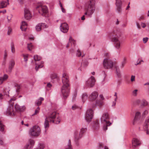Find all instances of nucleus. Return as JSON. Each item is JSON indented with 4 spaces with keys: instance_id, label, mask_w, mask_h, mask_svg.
Returning <instances> with one entry per match:
<instances>
[{
    "instance_id": "63",
    "label": "nucleus",
    "mask_w": 149,
    "mask_h": 149,
    "mask_svg": "<svg viewBox=\"0 0 149 149\" xmlns=\"http://www.w3.org/2000/svg\"><path fill=\"white\" fill-rule=\"evenodd\" d=\"M100 98L102 100L104 99V97H103V96L102 95H100Z\"/></svg>"
},
{
    "instance_id": "56",
    "label": "nucleus",
    "mask_w": 149,
    "mask_h": 149,
    "mask_svg": "<svg viewBox=\"0 0 149 149\" xmlns=\"http://www.w3.org/2000/svg\"><path fill=\"white\" fill-rule=\"evenodd\" d=\"M12 31V30L10 28H9L8 31V34L10 35Z\"/></svg>"
},
{
    "instance_id": "52",
    "label": "nucleus",
    "mask_w": 149,
    "mask_h": 149,
    "mask_svg": "<svg viewBox=\"0 0 149 149\" xmlns=\"http://www.w3.org/2000/svg\"><path fill=\"white\" fill-rule=\"evenodd\" d=\"M135 77L134 76L132 75L131 76V81H135Z\"/></svg>"
},
{
    "instance_id": "44",
    "label": "nucleus",
    "mask_w": 149,
    "mask_h": 149,
    "mask_svg": "<svg viewBox=\"0 0 149 149\" xmlns=\"http://www.w3.org/2000/svg\"><path fill=\"white\" fill-rule=\"evenodd\" d=\"M40 110V108L39 107H38L37 109L35 110L34 113H33L32 116L37 114L39 112Z\"/></svg>"
},
{
    "instance_id": "32",
    "label": "nucleus",
    "mask_w": 149,
    "mask_h": 149,
    "mask_svg": "<svg viewBox=\"0 0 149 149\" xmlns=\"http://www.w3.org/2000/svg\"><path fill=\"white\" fill-rule=\"evenodd\" d=\"M96 104L99 107L102 106L103 105V102L102 100H97L96 101Z\"/></svg>"
},
{
    "instance_id": "5",
    "label": "nucleus",
    "mask_w": 149,
    "mask_h": 149,
    "mask_svg": "<svg viewBox=\"0 0 149 149\" xmlns=\"http://www.w3.org/2000/svg\"><path fill=\"white\" fill-rule=\"evenodd\" d=\"M16 100L15 97H13L9 101V105L6 111V115L10 116H15V112H14V109L13 107V103L12 102Z\"/></svg>"
},
{
    "instance_id": "50",
    "label": "nucleus",
    "mask_w": 149,
    "mask_h": 149,
    "mask_svg": "<svg viewBox=\"0 0 149 149\" xmlns=\"http://www.w3.org/2000/svg\"><path fill=\"white\" fill-rule=\"evenodd\" d=\"M77 93L76 92H75L73 95V97H72V101H74L75 99L76 98V96H77Z\"/></svg>"
},
{
    "instance_id": "15",
    "label": "nucleus",
    "mask_w": 149,
    "mask_h": 149,
    "mask_svg": "<svg viewBox=\"0 0 149 149\" xmlns=\"http://www.w3.org/2000/svg\"><path fill=\"white\" fill-rule=\"evenodd\" d=\"M48 27L47 25L45 23H41L38 24L36 26V31H39L42 29L46 28Z\"/></svg>"
},
{
    "instance_id": "2",
    "label": "nucleus",
    "mask_w": 149,
    "mask_h": 149,
    "mask_svg": "<svg viewBox=\"0 0 149 149\" xmlns=\"http://www.w3.org/2000/svg\"><path fill=\"white\" fill-rule=\"evenodd\" d=\"M122 34L120 30L116 29L110 33L109 35L111 41L114 42V46L118 49L120 47V42L119 39Z\"/></svg>"
},
{
    "instance_id": "10",
    "label": "nucleus",
    "mask_w": 149,
    "mask_h": 149,
    "mask_svg": "<svg viewBox=\"0 0 149 149\" xmlns=\"http://www.w3.org/2000/svg\"><path fill=\"white\" fill-rule=\"evenodd\" d=\"M115 1L116 11L118 13H120L122 11V2L121 0H115Z\"/></svg>"
},
{
    "instance_id": "14",
    "label": "nucleus",
    "mask_w": 149,
    "mask_h": 149,
    "mask_svg": "<svg viewBox=\"0 0 149 149\" xmlns=\"http://www.w3.org/2000/svg\"><path fill=\"white\" fill-rule=\"evenodd\" d=\"M60 29L61 31L63 33L67 32L69 29L68 24L66 23L61 24L60 26Z\"/></svg>"
},
{
    "instance_id": "55",
    "label": "nucleus",
    "mask_w": 149,
    "mask_h": 149,
    "mask_svg": "<svg viewBox=\"0 0 149 149\" xmlns=\"http://www.w3.org/2000/svg\"><path fill=\"white\" fill-rule=\"evenodd\" d=\"M78 140H76V138L75 137V144H76V145L77 146H79V142L78 141Z\"/></svg>"
},
{
    "instance_id": "20",
    "label": "nucleus",
    "mask_w": 149,
    "mask_h": 149,
    "mask_svg": "<svg viewBox=\"0 0 149 149\" xmlns=\"http://www.w3.org/2000/svg\"><path fill=\"white\" fill-rule=\"evenodd\" d=\"M15 109L17 111L22 112L25 110L26 107L24 106H20L17 104H16L15 106Z\"/></svg>"
},
{
    "instance_id": "38",
    "label": "nucleus",
    "mask_w": 149,
    "mask_h": 149,
    "mask_svg": "<svg viewBox=\"0 0 149 149\" xmlns=\"http://www.w3.org/2000/svg\"><path fill=\"white\" fill-rule=\"evenodd\" d=\"M44 62L43 61L41 62V64L40 65H38L37 66L36 65V66L35 67V69L36 71H37L39 68H41L43 67V65H42V64Z\"/></svg>"
},
{
    "instance_id": "11",
    "label": "nucleus",
    "mask_w": 149,
    "mask_h": 149,
    "mask_svg": "<svg viewBox=\"0 0 149 149\" xmlns=\"http://www.w3.org/2000/svg\"><path fill=\"white\" fill-rule=\"evenodd\" d=\"M93 117V111L90 109L88 110L86 113L85 119L88 122H90L92 119Z\"/></svg>"
},
{
    "instance_id": "53",
    "label": "nucleus",
    "mask_w": 149,
    "mask_h": 149,
    "mask_svg": "<svg viewBox=\"0 0 149 149\" xmlns=\"http://www.w3.org/2000/svg\"><path fill=\"white\" fill-rule=\"evenodd\" d=\"M125 63V59L124 58V59L122 63V64H121V68H123V67Z\"/></svg>"
},
{
    "instance_id": "39",
    "label": "nucleus",
    "mask_w": 149,
    "mask_h": 149,
    "mask_svg": "<svg viewBox=\"0 0 149 149\" xmlns=\"http://www.w3.org/2000/svg\"><path fill=\"white\" fill-rule=\"evenodd\" d=\"M29 144L31 145L30 148H32L33 146L34 145V141L32 139H30L29 140Z\"/></svg>"
},
{
    "instance_id": "4",
    "label": "nucleus",
    "mask_w": 149,
    "mask_h": 149,
    "mask_svg": "<svg viewBox=\"0 0 149 149\" xmlns=\"http://www.w3.org/2000/svg\"><path fill=\"white\" fill-rule=\"evenodd\" d=\"M56 113V112H53L48 114V116L45 119L44 123V127L46 129L49 127V122L54 123L55 119Z\"/></svg>"
},
{
    "instance_id": "27",
    "label": "nucleus",
    "mask_w": 149,
    "mask_h": 149,
    "mask_svg": "<svg viewBox=\"0 0 149 149\" xmlns=\"http://www.w3.org/2000/svg\"><path fill=\"white\" fill-rule=\"evenodd\" d=\"M44 100V98L42 97H40L38 100L36 101L35 104L37 106H39L41 105L42 103V101Z\"/></svg>"
},
{
    "instance_id": "29",
    "label": "nucleus",
    "mask_w": 149,
    "mask_h": 149,
    "mask_svg": "<svg viewBox=\"0 0 149 149\" xmlns=\"http://www.w3.org/2000/svg\"><path fill=\"white\" fill-rule=\"evenodd\" d=\"M148 104L147 101L143 99L141 102V106L142 107H143L147 106Z\"/></svg>"
},
{
    "instance_id": "37",
    "label": "nucleus",
    "mask_w": 149,
    "mask_h": 149,
    "mask_svg": "<svg viewBox=\"0 0 149 149\" xmlns=\"http://www.w3.org/2000/svg\"><path fill=\"white\" fill-rule=\"evenodd\" d=\"M11 50L12 53H14L15 52V49L14 47V43L13 42L11 44Z\"/></svg>"
},
{
    "instance_id": "59",
    "label": "nucleus",
    "mask_w": 149,
    "mask_h": 149,
    "mask_svg": "<svg viewBox=\"0 0 149 149\" xmlns=\"http://www.w3.org/2000/svg\"><path fill=\"white\" fill-rule=\"evenodd\" d=\"M145 131H146V134L147 135H149V131L148 130V128L147 129H144Z\"/></svg>"
},
{
    "instance_id": "49",
    "label": "nucleus",
    "mask_w": 149,
    "mask_h": 149,
    "mask_svg": "<svg viewBox=\"0 0 149 149\" xmlns=\"http://www.w3.org/2000/svg\"><path fill=\"white\" fill-rule=\"evenodd\" d=\"M141 62H144L143 60H138L137 61L136 64L135 65H140L141 64Z\"/></svg>"
},
{
    "instance_id": "19",
    "label": "nucleus",
    "mask_w": 149,
    "mask_h": 149,
    "mask_svg": "<svg viewBox=\"0 0 149 149\" xmlns=\"http://www.w3.org/2000/svg\"><path fill=\"white\" fill-rule=\"evenodd\" d=\"M24 16L25 19L27 20L30 19L31 17L30 11L27 8L24 9Z\"/></svg>"
},
{
    "instance_id": "17",
    "label": "nucleus",
    "mask_w": 149,
    "mask_h": 149,
    "mask_svg": "<svg viewBox=\"0 0 149 149\" xmlns=\"http://www.w3.org/2000/svg\"><path fill=\"white\" fill-rule=\"evenodd\" d=\"M98 95V93L95 91L93 92L89 97V98L91 101H93L95 100L97 98Z\"/></svg>"
},
{
    "instance_id": "24",
    "label": "nucleus",
    "mask_w": 149,
    "mask_h": 149,
    "mask_svg": "<svg viewBox=\"0 0 149 149\" xmlns=\"http://www.w3.org/2000/svg\"><path fill=\"white\" fill-rule=\"evenodd\" d=\"M27 24L25 21H23L22 22V23L20 26V29L22 31H25L26 29V27L25 26H27Z\"/></svg>"
},
{
    "instance_id": "28",
    "label": "nucleus",
    "mask_w": 149,
    "mask_h": 149,
    "mask_svg": "<svg viewBox=\"0 0 149 149\" xmlns=\"http://www.w3.org/2000/svg\"><path fill=\"white\" fill-rule=\"evenodd\" d=\"M15 88L16 92L18 94L21 88V86L20 85L16 84H15Z\"/></svg>"
},
{
    "instance_id": "13",
    "label": "nucleus",
    "mask_w": 149,
    "mask_h": 149,
    "mask_svg": "<svg viewBox=\"0 0 149 149\" xmlns=\"http://www.w3.org/2000/svg\"><path fill=\"white\" fill-rule=\"evenodd\" d=\"M86 128H82L79 134L78 133L75 132L74 136L75 137L76 139L79 140L82 137L83 134L86 131Z\"/></svg>"
},
{
    "instance_id": "33",
    "label": "nucleus",
    "mask_w": 149,
    "mask_h": 149,
    "mask_svg": "<svg viewBox=\"0 0 149 149\" xmlns=\"http://www.w3.org/2000/svg\"><path fill=\"white\" fill-rule=\"evenodd\" d=\"M88 95L86 93H84L82 95V100L83 102H84L87 98Z\"/></svg>"
},
{
    "instance_id": "41",
    "label": "nucleus",
    "mask_w": 149,
    "mask_h": 149,
    "mask_svg": "<svg viewBox=\"0 0 149 149\" xmlns=\"http://www.w3.org/2000/svg\"><path fill=\"white\" fill-rule=\"evenodd\" d=\"M68 147L66 148L65 149H71L72 148V147L71 145V142L70 139L68 141Z\"/></svg>"
},
{
    "instance_id": "25",
    "label": "nucleus",
    "mask_w": 149,
    "mask_h": 149,
    "mask_svg": "<svg viewBox=\"0 0 149 149\" xmlns=\"http://www.w3.org/2000/svg\"><path fill=\"white\" fill-rule=\"evenodd\" d=\"M114 68L116 70L117 75L118 77L120 78L121 77V74L119 68L117 65H114Z\"/></svg>"
},
{
    "instance_id": "47",
    "label": "nucleus",
    "mask_w": 149,
    "mask_h": 149,
    "mask_svg": "<svg viewBox=\"0 0 149 149\" xmlns=\"http://www.w3.org/2000/svg\"><path fill=\"white\" fill-rule=\"evenodd\" d=\"M50 77L52 79H54L57 77V75L56 74H52L50 76Z\"/></svg>"
},
{
    "instance_id": "42",
    "label": "nucleus",
    "mask_w": 149,
    "mask_h": 149,
    "mask_svg": "<svg viewBox=\"0 0 149 149\" xmlns=\"http://www.w3.org/2000/svg\"><path fill=\"white\" fill-rule=\"evenodd\" d=\"M44 147V146L43 144L40 143L39 144L38 147L34 149H43Z\"/></svg>"
},
{
    "instance_id": "60",
    "label": "nucleus",
    "mask_w": 149,
    "mask_h": 149,
    "mask_svg": "<svg viewBox=\"0 0 149 149\" xmlns=\"http://www.w3.org/2000/svg\"><path fill=\"white\" fill-rule=\"evenodd\" d=\"M130 3L129 2L128 6H127V7H126V10H128L129 9V8H130Z\"/></svg>"
},
{
    "instance_id": "34",
    "label": "nucleus",
    "mask_w": 149,
    "mask_h": 149,
    "mask_svg": "<svg viewBox=\"0 0 149 149\" xmlns=\"http://www.w3.org/2000/svg\"><path fill=\"white\" fill-rule=\"evenodd\" d=\"M93 126L95 128V129L98 128L99 127V121L98 120H96L94 122Z\"/></svg>"
},
{
    "instance_id": "30",
    "label": "nucleus",
    "mask_w": 149,
    "mask_h": 149,
    "mask_svg": "<svg viewBox=\"0 0 149 149\" xmlns=\"http://www.w3.org/2000/svg\"><path fill=\"white\" fill-rule=\"evenodd\" d=\"M69 42L71 43L72 46L73 45L74 46L75 45V42L71 37H70L69 39Z\"/></svg>"
},
{
    "instance_id": "1",
    "label": "nucleus",
    "mask_w": 149,
    "mask_h": 149,
    "mask_svg": "<svg viewBox=\"0 0 149 149\" xmlns=\"http://www.w3.org/2000/svg\"><path fill=\"white\" fill-rule=\"evenodd\" d=\"M69 79L68 74L64 73L63 74L62 77V81L63 85L61 88V92L63 97L64 99H65L69 96Z\"/></svg>"
},
{
    "instance_id": "23",
    "label": "nucleus",
    "mask_w": 149,
    "mask_h": 149,
    "mask_svg": "<svg viewBox=\"0 0 149 149\" xmlns=\"http://www.w3.org/2000/svg\"><path fill=\"white\" fill-rule=\"evenodd\" d=\"M8 3H7L6 1H2L0 2V8H3L6 7L7 4H9L8 2L9 0H7Z\"/></svg>"
},
{
    "instance_id": "9",
    "label": "nucleus",
    "mask_w": 149,
    "mask_h": 149,
    "mask_svg": "<svg viewBox=\"0 0 149 149\" xmlns=\"http://www.w3.org/2000/svg\"><path fill=\"white\" fill-rule=\"evenodd\" d=\"M109 115L108 112H104L102 114L100 118L101 122L102 123H109L110 122L109 121Z\"/></svg>"
},
{
    "instance_id": "18",
    "label": "nucleus",
    "mask_w": 149,
    "mask_h": 149,
    "mask_svg": "<svg viewBox=\"0 0 149 149\" xmlns=\"http://www.w3.org/2000/svg\"><path fill=\"white\" fill-rule=\"evenodd\" d=\"M141 117V113L139 111L136 112L134 118L133 122V125H135L139 120Z\"/></svg>"
},
{
    "instance_id": "35",
    "label": "nucleus",
    "mask_w": 149,
    "mask_h": 149,
    "mask_svg": "<svg viewBox=\"0 0 149 149\" xmlns=\"http://www.w3.org/2000/svg\"><path fill=\"white\" fill-rule=\"evenodd\" d=\"M104 124V125L103 126V129L104 130L106 131L107 129V126H109L110 125L111 123L110 122L109 123H107V124L106 123H103Z\"/></svg>"
},
{
    "instance_id": "6",
    "label": "nucleus",
    "mask_w": 149,
    "mask_h": 149,
    "mask_svg": "<svg viewBox=\"0 0 149 149\" xmlns=\"http://www.w3.org/2000/svg\"><path fill=\"white\" fill-rule=\"evenodd\" d=\"M103 66L105 69H111L113 67H114V65H117L116 62H113L109 58H106L104 59L103 61Z\"/></svg>"
},
{
    "instance_id": "45",
    "label": "nucleus",
    "mask_w": 149,
    "mask_h": 149,
    "mask_svg": "<svg viewBox=\"0 0 149 149\" xmlns=\"http://www.w3.org/2000/svg\"><path fill=\"white\" fill-rule=\"evenodd\" d=\"M76 54L77 56L78 57H79L81 55V53L79 49L77 50Z\"/></svg>"
},
{
    "instance_id": "7",
    "label": "nucleus",
    "mask_w": 149,
    "mask_h": 149,
    "mask_svg": "<svg viewBox=\"0 0 149 149\" xmlns=\"http://www.w3.org/2000/svg\"><path fill=\"white\" fill-rule=\"evenodd\" d=\"M40 127L38 125H35L30 129L29 134L31 136H37L40 134Z\"/></svg>"
},
{
    "instance_id": "36",
    "label": "nucleus",
    "mask_w": 149,
    "mask_h": 149,
    "mask_svg": "<svg viewBox=\"0 0 149 149\" xmlns=\"http://www.w3.org/2000/svg\"><path fill=\"white\" fill-rule=\"evenodd\" d=\"M4 125L3 124L2 122L0 121V131L1 132H3L4 128Z\"/></svg>"
},
{
    "instance_id": "54",
    "label": "nucleus",
    "mask_w": 149,
    "mask_h": 149,
    "mask_svg": "<svg viewBox=\"0 0 149 149\" xmlns=\"http://www.w3.org/2000/svg\"><path fill=\"white\" fill-rule=\"evenodd\" d=\"M78 108V107L76 105H74L72 107V109L73 110H75Z\"/></svg>"
},
{
    "instance_id": "21",
    "label": "nucleus",
    "mask_w": 149,
    "mask_h": 149,
    "mask_svg": "<svg viewBox=\"0 0 149 149\" xmlns=\"http://www.w3.org/2000/svg\"><path fill=\"white\" fill-rule=\"evenodd\" d=\"M15 64V63L14 61L11 60L9 62V67L8 72L9 73L11 72Z\"/></svg>"
},
{
    "instance_id": "58",
    "label": "nucleus",
    "mask_w": 149,
    "mask_h": 149,
    "mask_svg": "<svg viewBox=\"0 0 149 149\" xmlns=\"http://www.w3.org/2000/svg\"><path fill=\"white\" fill-rule=\"evenodd\" d=\"M114 96L116 97V98L114 100L115 101H116L117 100V99L118 97L117 96V93H115V94L114 95Z\"/></svg>"
},
{
    "instance_id": "16",
    "label": "nucleus",
    "mask_w": 149,
    "mask_h": 149,
    "mask_svg": "<svg viewBox=\"0 0 149 149\" xmlns=\"http://www.w3.org/2000/svg\"><path fill=\"white\" fill-rule=\"evenodd\" d=\"M141 143L140 140L136 138H134L132 140V144L133 148L140 145Z\"/></svg>"
},
{
    "instance_id": "8",
    "label": "nucleus",
    "mask_w": 149,
    "mask_h": 149,
    "mask_svg": "<svg viewBox=\"0 0 149 149\" xmlns=\"http://www.w3.org/2000/svg\"><path fill=\"white\" fill-rule=\"evenodd\" d=\"M37 9H38V11L39 13L43 16L46 17V14L48 13V9L47 7L45 6H40L36 7Z\"/></svg>"
},
{
    "instance_id": "40",
    "label": "nucleus",
    "mask_w": 149,
    "mask_h": 149,
    "mask_svg": "<svg viewBox=\"0 0 149 149\" xmlns=\"http://www.w3.org/2000/svg\"><path fill=\"white\" fill-rule=\"evenodd\" d=\"M148 113V111L147 110L144 111L142 114V116L143 118H144L147 115Z\"/></svg>"
},
{
    "instance_id": "26",
    "label": "nucleus",
    "mask_w": 149,
    "mask_h": 149,
    "mask_svg": "<svg viewBox=\"0 0 149 149\" xmlns=\"http://www.w3.org/2000/svg\"><path fill=\"white\" fill-rule=\"evenodd\" d=\"M149 125V117H148L145 120V125L143 126L144 129H147Z\"/></svg>"
},
{
    "instance_id": "22",
    "label": "nucleus",
    "mask_w": 149,
    "mask_h": 149,
    "mask_svg": "<svg viewBox=\"0 0 149 149\" xmlns=\"http://www.w3.org/2000/svg\"><path fill=\"white\" fill-rule=\"evenodd\" d=\"M8 76L6 74H4L2 77H0V84H1L3 82L6 81L8 78Z\"/></svg>"
},
{
    "instance_id": "3",
    "label": "nucleus",
    "mask_w": 149,
    "mask_h": 149,
    "mask_svg": "<svg viewBox=\"0 0 149 149\" xmlns=\"http://www.w3.org/2000/svg\"><path fill=\"white\" fill-rule=\"evenodd\" d=\"M95 1L93 0H90L88 2L87 5L85 7V15L90 17H91L95 10Z\"/></svg>"
},
{
    "instance_id": "61",
    "label": "nucleus",
    "mask_w": 149,
    "mask_h": 149,
    "mask_svg": "<svg viewBox=\"0 0 149 149\" xmlns=\"http://www.w3.org/2000/svg\"><path fill=\"white\" fill-rule=\"evenodd\" d=\"M99 148H100L103 146V144L102 143H99Z\"/></svg>"
},
{
    "instance_id": "46",
    "label": "nucleus",
    "mask_w": 149,
    "mask_h": 149,
    "mask_svg": "<svg viewBox=\"0 0 149 149\" xmlns=\"http://www.w3.org/2000/svg\"><path fill=\"white\" fill-rule=\"evenodd\" d=\"M137 89H135L132 92V95L134 96H136L137 95Z\"/></svg>"
},
{
    "instance_id": "62",
    "label": "nucleus",
    "mask_w": 149,
    "mask_h": 149,
    "mask_svg": "<svg viewBox=\"0 0 149 149\" xmlns=\"http://www.w3.org/2000/svg\"><path fill=\"white\" fill-rule=\"evenodd\" d=\"M141 26L143 28H144L146 26V25L145 23H142L141 24Z\"/></svg>"
},
{
    "instance_id": "31",
    "label": "nucleus",
    "mask_w": 149,
    "mask_h": 149,
    "mask_svg": "<svg viewBox=\"0 0 149 149\" xmlns=\"http://www.w3.org/2000/svg\"><path fill=\"white\" fill-rule=\"evenodd\" d=\"M34 60L35 61H39L42 58L41 57L38 55H35L33 57Z\"/></svg>"
},
{
    "instance_id": "43",
    "label": "nucleus",
    "mask_w": 149,
    "mask_h": 149,
    "mask_svg": "<svg viewBox=\"0 0 149 149\" xmlns=\"http://www.w3.org/2000/svg\"><path fill=\"white\" fill-rule=\"evenodd\" d=\"M33 46L31 43L30 44H28L27 45V48L30 51L31 49L33 48Z\"/></svg>"
},
{
    "instance_id": "48",
    "label": "nucleus",
    "mask_w": 149,
    "mask_h": 149,
    "mask_svg": "<svg viewBox=\"0 0 149 149\" xmlns=\"http://www.w3.org/2000/svg\"><path fill=\"white\" fill-rule=\"evenodd\" d=\"M148 38V37H145L143 38V42L144 43H146L147 42Z\"/></svg>"
},
{
    "instance_id": "57",
    "label": "nucleus",
    "mask_w": 149,
    "mask_h": 149,
    "mask_svg": "<svg viewBox=\"0 0 149 149\" xmlns=\"http://www.w3.org/2000/svg\"><path fill=\"white\" fill-rule=\"evenodd\" d=\"M52 86V85L50 83H48L47 84V87L50 88Z\"/></svg>"
},
{
    "instance_id": "12",
    "label": "nucleus",
    "mask_w": 149,
    "mask_h": 149,
    "mask_svg": "<svg viewBox=\"0 0 149 149\" xmlns=\"http://www.w3.org/2000/svg\"><path fill=\"white\" fill-rule=\"evenodd\" d=\"M95 82L94 77L92 76L86 82V85L88 87H92L94 85Z\"/></svg>"
},
{
    "instance_id": "64",
    "label": "nucleus",
    "mask_w": 149,
    "mask_h": 149,
    "mask_svg": "<svg viewBox=\"0 0 149 149\" xmlns=\"http://www.w3.org/2000/svg\"><path fill=\"white\" fill-rule=\"evenodd\" d=\"M18 1L20 3H23L24 2V0H18Z\"/></svg>"
},
{
    "instance_id": "51",
    "label": "nucleus",
    "mask_w": 149,
    "mask_h": 149,
    "mask_svg": "<svg viewBox=\"0 0 149 149\" xmlns=\"http://www.w3.org/2000/svg\"><path fill=\"white\" fill-rule=\"evenodd\" d=\"M23 57L24 58V61L25 62H26L27 61V58L28 57V55H23Z\"/></svg>"
}]
</instances>
